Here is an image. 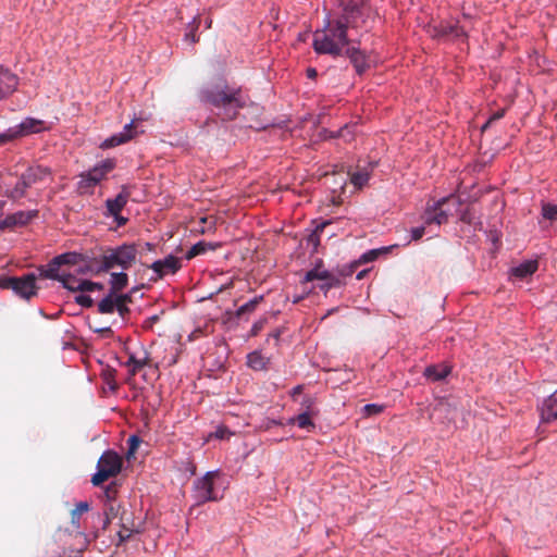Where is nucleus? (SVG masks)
Listing matches in <instances>:
<instances>
[{"mask_svg": "<svg viewBox=\"0 0 557 557\" xmlns=\"http://www.w3.org/2000/svg\"><path fill=\"white\" fill-rule=\"evenodd\" d=\"M14 276H0V288L12 289Z\"/></svg>", "mask_w": 557, "mask_h": 557, "instance_id": "obj_51", "label": "nucleus"}, {"mask_svg": "<svg viewBox=\"0 0 557 557\" xmlns=\"http://www.w3.org/2000/svg\"><path fill=\"white\" fill-rule=\"evenodd\" d=\"M379 252L380 251L375 250V249L374 250H370V251H368L367 253H364L362 256V259H363L364 262L372 261V260H374L377 257Z\"/></svg>", "mask_w": 557, "mask_h": 557, "instance_id": "obj_54", "label": "nucleus"}, {"mask_svg": "<svg viewBox=\"0 0 557 557\" xmlns=\"http://www.w3.org/2000/svg\"><path fill=\"white\" fill-rule=\"evenodd\" d=\"M330 222H322L321 224L317 225L314 231L308 236L307 238V243L309 245H312L313 248H317L320 244V234L323 232L324 227L329 224Z\"/></svg>", "mask_w": 557, "mask_h": 557, "instance_id": "obj_38", "label": "nucleus"}, {"mask_svg": "<svg viewBox=\"0 0 557 557\" xmlns=\"http://www.w3.org/2000/svg\"><path fill=\"white\" fill-rule=\"evenodd\" d=\"M76 304L85 308H90L94 305V300L89 295L79 294L75 297Z\"/></svg>", "mask_w": 557, "mask_h": 557, "instance_id": "obj_46", "label": "nucleus"}, {"mask_svg": "<svg viewBox=\"0 0 557 557\" xmlns=\"http://www.w3.org/2000/svg\"><path fill=\"white\" fill-rule=\"evenodd\" d=\"M337 136L339 138H343L345 141H350L354 139L355 137V131H354V126H350L348 124H345L343 127H341L338 131H337Z\"/></svg>", "mask_w": 557, "mask_h": 557, "instance_id": "obj_43", "label": "nucleus"}, {"mask_svg": "<svg viewBox=\"0 0 557 557\" xmlns=\"http://www.w3.org/2000/svg\"><path fill=\"white\" fill-rule=\"evenodd\" d=\"M116 494H117V486L115 483H111L109 484L106 490H104V498H106V503H110V502H116L115 500V497H116Z\"/></svg>", "mask_w": 557, "mask_h": 557, "instance_id": "obj_44", "label": "nucleus"}, {"mask_svg": "<svg viewBox=\"0 0 557 557\" xmlns=\"http://www.w3.org/2000/svg\"><path fill=\"white\" fill-rule=\"evenodd\" d=\"M300 300V297H296V299H294V304L298 302Z\"/></svg>", "mask_w": 557, "mask_h": 557, "instance_id": "obj_64", "label": "nucleus"}, {"mask_svg": "<svg viewBox=\"0 0 557 557\" xmlns=\"http://www.w3.org/2000/svg\"><path fill=\"white\" fill-rule=\"evenodd\" d=\"M102 288L103 285L101 283L91 282L88 280L85 281L84 292H94L96 289L101 290Z\"/></svg>", "mask_w": 557, "mask_h": 557, "instance_id": "obj_52", "label": "nucleus"}, {"mask_svg": "<svg viewBox=\"0 0 557 557\" xmlns=\"http://www.w3.org/2000/svg\"><path fill=\"white\" fill-rule=\"evenodd\" d=\"M24 180L33 186L37 183L44 182L51 177V170L48 166L36 164L28 166L25 172L22 173Z\"/></svg>", "mask_w": 557, "mask_h": 557, "instance_id": "obj_15", "label": "nucleus"}, {"mask_svg": "<svg viewBox=\"0 0 557 557\" xmlns=\"http://www.w3.org/2000/svg\"><path fill=\"white\" fill-rule=\"evenodd\" d=\"M232 435V432L224 425H220L216 430L211 434L212 437L218 440H228Z\"/></svg>", "mask_w": 557, "mask_h": 557, "instance_id": "obj_45", "label": "nucleus"}, {"mask_svg": "<svg viewBox=\"0 0 557 557\" xmlns=\"http://www.w3.org/2000/svg\"><path fill=\"white\" fill-rule=\"evenodd\" d=\"M18 76L11 70L0 66V99L12 95L18 86Z\"/></svg>", "mask_w": 557, "mask_h": 557, "instance_id": "obj_14", "label": "nucleus"}, {"mask_svg": "<svg viewBox=\"0 0 557 557\" xmlns=\"http://www.w3.org/2000/svg\"><path fill=\"white\" fill-rule=\"evenodd\" d=\"M44 129V121L34 117H26L20 124L9 127L5 132L0 134V146L30 134L40 133Z\"/></svg>", "mask_w": 557, "mask_h": 557, "instance_id": "obj_8", "label": "nucleus"}, {"mask_svg": "<svg viewBox=\"0 0 557 557\" xmlns=\"http://www.w3.org/2000/svg\"><path fill=\"white\" fill-rule=\"evenodd\" d=\"M325 283L323 285L320 286V288L324 292H327L329 289H331L332 287H336L339 285L341 281L339 278L333 276L331 274V277L329 280H324Z\"/></svg>", "mask_w": 557, "mask_h": 557, "instance_id": "obj_49", "label": "nucleus"}, {"mask_svg": "<svg viewBox=\"0 0 557 557\" xmlns=\"http://www.w3.org/2000/svg\"><path fill=\"white\" fill-rule=\"evenodd\" d=\"M4 206H5V201L4 200H0V216L2 215Z\"/></svg>", "mask_w": 557, "mask_h": 557, "instance_id": "obj_61", "label": "nucleus"}, {"mask_svg": "<svg viewBox=\"0 0 557 557\" xmlns=\"http://www.w3.org/2000/svg\"><path fill=\"white\" fill-rule=\"evenodd\" d=\"M451 372V368L445 363L431 364L424 369L423 375L428 380L438 382L447 377Z\"/></svg>", "mask_w": 557, "mask_h": 557, "instance_id": "obj_19", "label": "nucleus"}, {"mask_svg": "<svg viewBox=\"0 0 557 557\" xmlns=\"http://www.w3.org/2000/svg\"><path fill=\"white\" fill-rule=\"evenodd\" d=\"M79 255L76 252H65L55 257V260L60 265L63 264H76Z\"/></svg>", "mask_w": 557, "mask_h": 557, "instance_id": "obj_40", "label": "nucleus"}, {"mask_svg": "<svg viewBox=\"0 0 557 557\" xmlns=\"http://www.w3.org/2000/svg\"><path fill=\"white\" fill-rule=\"evenodd\" d=\"M195 471H196V467L194 465H190V472H191V474H195Z\"/></svg>", "mask_w": 557, "mask_h": 557, "instance_id": "obj_63", "label": "nucleus"}, {"mask_svg": "<svg viewBox=\"0 0 557 557\" xmlns=\"http://www.w3.org/2000/svg\"><path fill=\"white\" fill-rule=\"evenodd\" d=\"M205 24H206V28H211V25H212V18H211V17H208V18L205 21Z\"/></svg>", "mask_w": 557, "mask_h": 557, "instance_id": "obj_60", "label": "nucleus"}, {"mask_svg": "<svg viewBox=\"0 0 557 557\" xmlns=\"http://www.w3.org/2000/svg\"><path fill=\"white\" fill-rule=\"evenodd\" d=\"M123 467V458L116 451L107 449L100 456L97 462V471L91 476V483L100 486L110 478L116 476Z\"/></svg>", "mask_w": 557, "mask_h": 557, "instance_id": "obj_6", "label": "nucleus"}, {"mask_svg": "<svg viewBox=\"0 0 557 557\" xmlns=\"http://www.w3.org/2000/svg\"><path fill=\"white\" fill-rule=\"evenodd\" d=\"M159 321V315L154 314V315H151L149 317L145 322H144V327L146 329H151L152 325L154 323H157Z\"/></svg>", "mask_w": 557, "mask_h": 557, "instance_id": "obj_55", "label": "nucleus"}, {"mask_svg": "<svg viewBox=\"0 0 557 557\" xmlns=\"http://www.w3.org/2000/svg\"><path fill=\"white\" fill-rule=\"evenodd\" d=\"M149 362L148 354L145 351L141 357H137L134 354L128 356L127 361L125 362V367L128 368V372L132 376H134L138 371H140L144 367H146Z\"/></svg>", "mask_w": 557, "mask_h": 557, "instance_id": "obj_23", "label": "nucleus"}, {"mask_svg": "<svg viewBox=\"0 0 557 557\" xmlns=\"http://www.w3.org/2000/svg\"><path fill=\"white\" fill-rule=\"evenodd\" d=\"M290 422H295L300 429H305L308 431L314 429L315 426L309 412H302L298 414L295 419H292Z\"/></svg>", "mask_w": 557, "mask_h": 557, "instance_id": "obj_37", "label": "nucleus"}, {"mask_svg": "<svg viewBox=\"0 0 557 557\" xmlns=\"http://www.w3.org/2000/svg\"><path fill=\"white\" fill-rule=\"evenodd\" d=\"M60 264L59 262L55 260V257L49 261V263L45 267H40L39 268V275L42 277V278H50V280H55V281H60V277H61V274L59 273V269H60Z\"/></svg>", "mask_w": 557, "mask_h": 557, "instance_id": "obj_29", "label": "nucleus"}, {"mask_svg": "<svg viewBox=\"0 0 557 557\" xmlns=\"http://www.w3.org/2000/svg\"><path fill=\"white\" fill-rule=\"evenodd\" d=\"M270 359L262 355L261 351L255 350L247 356V364L249 368L256 371L265 370Z\"/></svg>", "mask_w": 557, "mask_h": 557, "instance_id": "obj_25", "label": "nucleus"}, {"mask_svg": "<svg viewBox=\"0 0 557 557\" xmlns=\"http://www.w3.org/2000/svg\"><path fill=\"white\" fill-rule=\"evenodd\" d=\"M445 202V199H442L434 203L433 208H429L424 214V224L431 225L433 223L441 225L446 223L448 220V214L444 210L441 209V206Z\"/></svg>", "mask_w": 557, "mask_h": 557, "instance_id": "obj_17", "label": "nucleus"}, {"mask_svg": "<svg viewBox=\"0 0 557 557\" xmlns=\"http://www.w3.org/2000/svg\"><path fill=\"white\" fill-rule=\"evenodd\" d=\"M267 323V319L263 318V319H260L258 321H256L252 326H251V330H250V335L251 336H256L258 335Z\"/></svg>", "mask_w": 557, "mask_h": 557, "instance_id": "obj_50", "label": "nucleus"}, {"mask_svg": "<svg viewBox=\"0 0 557 557\" xmlns=\"http://www.w3.org/2000/svg\"><path fill=\"white\" fill-rule=\"evenodd\" d=\"M181 260L169 255L164 259L156 260L151 265V270L157 274L158 278L163 277L166 274H175L181 269Z\"/></svg>", "mask_w": 557, "mask_h": 557, "instance_id": "obj_13", "label": "nucleus"}, {"mask_svg": "<svg viewBox=\"0 0 557 557\" xmlns=\"http://www.w3.org/2000/svg\"><path fill=\"white\" fill-rule=\"evenodd\" d=\"M346 53L358 74H362L369 69L368 58L359 48H347Z\"/></svg>", "mask_w": 557, "mask_h": 557, "instance_id": "obj_18", "label": "nucleus"}, {"mask_svg": "<svg viewBox=\"0 0 557 557\" xmlns=\"http://www.w3.org/2000/svg\"><path fill=\"white\" fill-rule=\"evenodd\" d=\"M384 407L377 404H368L363 407V412L367 416L379 414L383 411Z\"/></svg>", "mask_w": 557, "mask_h": 557, "instance_id": "obj_47", "label": "nucleus"}, {"mask_svg": "<svg viewBox=\"0 0 557 557\" xmlns=\"http://www.w3.org/2000/svg\"><path fill=\"white\" fill-rule=\"evenodd\" d=\"M36 275L27 273L21 277L14 276L12 290L23 299L29 300L37 295L38 286L36 285Z\"/></svg>", "mask_w": 557, "mask_h": 557, "instance_id": "obj_10", "label": "nucleus"}, {"mask_svg": "<svg viewBox=\"0 0 557 557\" xmlns=\"http://www.w3.org/2000/svg\"><path fill=\"white\" fill-rule=\"evenodd\" d=\"M115 220L117 221L119 225H124L127 222V219L120 216V214H117V218H115Z\"/></svg>", "mask_w": 557, "mask_h": 557, "instance_id": "obj_57", "label": "nucleus"}, {"mask_svg": "<svg viewBox=\"0 0 557 557\" xmlns=\"http://www.w3.org/2000/svg\"><path fill=\"white\" fill-rule=\"evenodd\" d=\"M137 248L135 244H123L107 249L97 260L96 273L109 272L113 269L128 270L136 261Z\"/></svg>", "mask_w": 557, "mask_h": 557, "instance_id": "obj_3", "label": "nucleus"}, {"mask_svg": "<svg viewBox=\"0 0 557 557\" xmlns=\"http://www.w3.org/2000/svg\"><path fill=\"white\" fill-rule=\"evenodd\" d=\"M542 215L550 221L557 219V205L554 203H543L542 206Z\"/></svg>", "mask_w": 557, "mask_h": 557, "instance_id": "obj_41", "label": "nucleus"}, {"mask_svg": "<svg viewBox=\"0 0 557 557\" xmlns=\"http://www.w3.org/2000/svg\"><path fill=\"white\" fill-rule=\"evenodd\" d=\"M200 25V16L197 14L193 17V20L186 25L184 41L195 45L199 41V36H197L196 32Z\"/></svg>", "mask_w": 557, "mask_h": 557, "instance_id": "obj_28", "label": "nucleus"}, {"mask_svg": "<svg viewBox=\"0 0 557 557\" xmlns=\"http://www.w3.org/2000/svg\"><path fill=\"white\" fill-rule=\"evenodd\" d=\"M432 36L436 38L453 37L456 39H467L468 29L465 25H459V22H441L432 29Z\"/></svg>", "mask_w": 557, "mask_h": 557, "instance_id": "obj_11", "label": "nucleus"}, {"mask_svg": "<svg viewBox=\"0 0 557 557\" xmlns=\"http://www.w3.org/2000/svg\"><path fill=\"white\" fill-rule=\"evenodd\" d=\"M537 268L539 263L536 260H528L512 268L511 273L516 277L524 278L529 275H532L537 270Z\"/></svg>", "mask_w": 557, "mask_h": 557, "instance_id": "obj_26", "label": "nucleus"}, {"mask_svg": "<svg viewBox=\"0 0 557 557\" xmlns=\"http://www.w3.org/2000/svg\"><path fill=\"white\" fill-rule=\"evenodd\" d=\"M264 299L263 295L256 296L246 304L242 305L235 312V317L240 319L244 315L253 313L260 302Z\"/></svg>", "mask_w": 557, "mask_h": 557, "instance_id": "obj_30", "label": "nucleus"}, {"mask_svg": "<svg viewBox=\"0 0 557 557\" xmlns=\"http://www.w3.org/2000/svg\"><path fill=\"white\" fill-rule=\"evenodd\" d=\"M220 247V243H208L205 240H200L190 247V249L186 252L185 258L187 260H191L197 256L203 255L209 250H215Z\"/></svg>", "mask_w": 557, "mask_h": 557, "instance_id": "obj_21", "label": "nucleus"}, {"mask_svg": "<svg viewBox=\"0 0 557 557\" xmlns=\"http://www.w3.org/2000/svg\"><path fill=\"white\" fill-rule=\"evenodd\" d=\"M138 119H133L128 124H126L123 127L122 132L113 134L112 136L106 138L99 147L103 150L111 149L120 145L126 144L135 137H137L139 134H143L144 129L138 128Z\"/></svg>", "mask_w": 557, "mask_h": 557, "instance_id": "obj_9", "label": "nucleus"}, {"mask_svg": "<svg viewBox=\"0 0 557 557\" xmlns=\"http://www.w3.org/2000/svg\"><path fill=\"white\" fill-rule=\"evenodd\" d=\"M216 471H209L203 476L198 478L193 485L191 496L196 505H202L208 502H216L222 496L214 492V478Z\"/></svg>", "mask_w": 557, "mask_h": 557, "instance_id": "obj_7", "label": "nucleus"}, {"mask_svg": "<svg viewBox=\"0 0 557 557\" xmlns=\"http://www.w3.org/2000/svg\"><path fill=\"white\" fill-rule=\"evenodd\" d=\"M325 133L327 134L326 137L329 138H339L337 136V131L336 132H333V131H325Z\"/></svg>", "mask_w": 557, "mask_h": 557, "instance_id": "obj_58", "label": "nucleus"}, {"mask_svg": "<svg viewBox=\"0 0 557 557\" xmlns=\"http://www.w3.org/2000/svg\"><path fill=\"white\" fill-rule=\"evenodd\" d=\"M120 511V505L116 502L104 503V512L102 520V529H107L111 520L117 517Z\"/></svg>", "mask_w": 557, "mask_h": 557, "instance_id": "obj_31", "label": "nucleus"}, {"mask_svg": "<svg viewBox=\"0 0 557 557\" xmlns=\"http://www.w3.org/2000/svg\"><path fill=\"white\" fill-rule=\"evenodd\" d=\"M362 9L356 3H347L341 16L329 18L323 28L313 34V49L318 54L339 55L348 46V29L360 26Z\"/></svg>", "mask_w": 557, "mask_h": 557, "instance_id": "obj_1", "label": "nucleus"}, {"mask_svg": "<svg viewBox=\"0 0 557 557\" xmlns=\"http://www.w3.org/2000/svg\"><path fill=\"white\" fill-rule=\"evenodd\" d=\"M505 112H506V110H505V109H500V110H498V111L494 112V113L488 117V120L486 121V123L482 126V131H485V129L490 126V124H492L494 121H497V120H499V119L504 117Z\"/></svg>", "mask_w": 557, "mask_h": 557, "instance_id": "obj_48", "label": "nucleus"}, {"mask_svg": "<svg viewBox=\"0 0 557 557\" xmlns=\"http://www.w3.org/2000/svg\"><path fill=\"white\" fill-rule=\"evenodd\" d=\"M369 178H370V174L367 171H359V172H355L351 175L350 182L357 188H361L369 182Z\"/></svg>", "mask_w": 557, "mask_h": 557, "instance_id": "obj_39", "label": "nucleus"}, {"mask_svg": "<svg viewBox=\"0 0 557 557\" xmlns=\"http://www.w3.org/2000/svg\"><path fill=\"white\" fill-rule=\"evenodd\" d=\"M199 228H198V232L200 234H206V233H212L215 231V227H216V219L214 216H202L200 218L199 220Z\"/></svg>", "mask_w": 557, "mask_h": 557, "instance_id": "obj_36", "label": "nucleus"}, {"mask_svg": "<svg viewBox=\"0 0 557 557\" xmlns=\"http://www.w3.org/2000/svg\"><path fill=\"white\" fill-rule=\"evenodd\" d=\"M128 200V193H120L113 199H108L106 206L110 215L117 218V214L123 210Z\"/></svg>", "mask_w": 557, "mask_h": 557, "instance_id": "obj_20", "label": "nucleus"}, {"mask_svg": "<svg viewBox=\"0 0 557 557\" xmlns=\"http://www.w3.org/2000/svg\"><path fill=\"white\" fill-rule=\"evenodd\" d=\"M135 532L136 531L134 529H131L125 523H122L121 529L117 532V545H121L122 543L126 542Z\"/></svg>", "mask_w": 557, "mask_h": 557, "instance_id": "obj_42", "label": "nucleus"}, {"mask_svg": "<svg viewBox=\"0 0 557 557\" xmlns=\"http://www.w3.org/2000/svg\"><path fill=\"white\" fill-rule=\"evenodd\" d=\"M110 292L119 293L128 284V275L122 270L121 272H112L110 277Z\"/></svg>", "mask_w": 557, "mask_h": 557, "instance_id": "obj_27", "label": "nucleus"}, {"mask_svg": "<svg viewBox=\"0 0 557 557\" xmlns=\"http://www.w3.org/2000/svg\"><path fill=\"white\" fill-rule=\"evenodd\" d=\"M32 186L21 175L15 186L4 191V196L13 201H17L26 196L27 189Z\"/></svg>", "mask_w": 557, "mask_h": 557, "instance_id": "obj_22", "label": "nucleus"}, {"mask_svg": "<svg viewBox=\"0 0 557 557\" xmlns=\"http://www.w3.org/2000/svg\"><path fill=\"white\" fill-rule=\"evenodd\" d=\"M98 311L103 314L113 313L115 311V293L109 292L98 304Z\"/></svg>", "mask_w": 557, "mask_h": 557, "instance_id": "obj_33", "label": "nucleus"}, {"mask_svg": "<svg viewBox=\"0 0 557 557\" xmlns=\"http://www.w3.org/2000/svg\"><path fill=\"white\" fill-rule=\"evenodd\" d=\"M300 391H301V386H300V385H298V386L294 387V391H293V392H294V394H297V393H299Z\"/></svg>", "mask_w": 557, "mask_h": 557, "instance_id": "obj_62", "label": "nucleus"}, {"mask_svg": "<svg viewBox=\"0 0 557 557\" xmlns=\"http://www.w3.org/2000/svg\"><path fill=\"white\" fill-rule=\"evenodd\" d=\"M306 74L309 78H315L318 75V72L314 67H308L306 71Z\"/></svg>", "mask_w": 557, "mask_h": 557, "instance_id": "obj_56", "label": "nucleus"}, {"mask_svg": "<svg viewBox=\"0 0 557 557\" xmlns=\"http://www.w3.org/2000/svg\"><path fill=\"white\" fill-rule=\"evenodd\" d=\"M129 301L131 296L128 294H115V310L122 318H124L129 312L127 307V302Z\"/></svg>", "mask_w": 557, "mask_h": 557, "instance_id": "obj_34", "label": "nucleus"}, {"mask_svg": "<svg viewBox=\"0 0 557 557\" xmlns=\"http://www.w3.org/2000/svg\"><path fill=\"white\" fill-rule=\"evenodd\" d=\"M89 510V504L87 502H79L71 512V521L75 530H81V517L83 513Z\"/></svg>", "mask_w": 557, "mask_h": 557, "instance_id": "obj_32", "label": "nucleus"}, {"mask_svg": "<svg viewBox=\"0 0 557 557\" xmlns=\"http://www.w3.org/2000/svg\"><path fill=\"white\" fill-rule=\"evenodd\" d=\"M116 166L115 159H104L94 165L90 170L79 174L77 191L79 195H91L96 186L107 178L110 172Z\"/></svg>", "mask_w": 557, "mask_h": 557, "instance_id": "obj_5", "label": "nucleus"}, {"mask_svg": "<svg viewBox=\"0 0 557 557\" xmlns=\"http://www.w3.org/2000/svg\"><path fill=\"white\" fill-rule=\"evenodd\" d=\"M54 544L58 547L55 554L59 557H77L88 546L87 535L81 531L73 529H59L53 535Z\"/></svg>", "mask_w": 557, "mask_h": 557, "instance_id": "obj_4", "label": "nucleus"}, {"mask_svg": "<svg viewBox=\"0 0 557 557\" xmlns=\"http://www.w3.org/2000/svg\"><path fill=\"white\" fill-rule=\"evenodd\" d=\"M424 232H425L424 226L414 227L411 230V238L413 240H419L424 235Z\"/></svg>", "mask_w": 557, "mask_h": 557, "instance_id": "obj_53", "label": "nucleus"}, {"mask_svg": "<svg viewBox=\"0 0 557 557\" xmlns=\"http://www.w3.org/2000/svg\"><path fill=\"white\" fill-rule=\"evenodd\" d=\"M201 101L219 110L218 115L222 120H234L239 109L244 108L248 98L240 88H233L228 85H214L201 90Z\"/></svg>", "mask_w": 557, "mask_h": 557, "instance_id": "obj_2", "label": "nucleus"}, {"mask_svg": "<svg viewBox=\"0 0 557 557\" xmlns=\"http://www.w3.org/2000/svg\"><path fill=\"white\" fill-rule=\"evenodd\" d=\"M270 336H272L273 338H275L276 341L280 339V336H281V330H276L274 331Z\"/></svg>", "mask_w": 557, "mask_h": 557, "instance_id": "obj_59", "label": "nucleus"}, {"mask_svg": "<svg viewBox=\"0 0 557 557\" xmlns=\"http://www.w3.org/2000/svg\"><path fill=\"white\" fill-rule=\"evenodd\" d=\"M85 281L86 280L77 278L74 274L62 273L59 282L69 290L84 292Z\"/></svg>", "mask_w": 557, "mask_h": 557, "instance_id": "obj_24", "label": "nucleus"}, {"mask_svg": "<svg viewBox=\"0 0 557 557\" xmlns=\"http://www.w3.org/2000/svg\"><path fill=\"white\" fill-rule=\"evenodd\" d=\"M331 277V273L326 270H322L320 267H315L309 270L304 277V282H312L314 280H329Z\"/></svg>", "mask_w": 557, "mask_h": 557, "instance_id": "obj_35", "label": "nucleus"}, {"mask_svg": "<svg viewBox=\"0 0 557 557\" xmlns=\"http://www.w3.org/2000/svg\"><path fill=\"white\" fill-rule=\"evenodd\" d=\"M541 421L549 423L557 420V389L544 399L540 407Z\"/></svg>", "mask_w": 557, "mask_h": 557, "instance_id": "obj_16", "label": "nucleus"}, {"mask_svg": "<svg viewBox=\"0 0 557 557\" xmlns=\"http://www.w3.org/2000/svg\"><path fill=\"white\" fill-rule=\"evenodd\" d=\"M38 210L17 211L0 220V230L24 226L38 216Z\"/></svg>", "mask_w": 557, "mask_h": 557, "instance_id": "obj_12", "label": "nucleus"}]
</instances>
